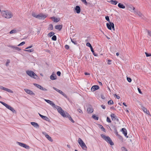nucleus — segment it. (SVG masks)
<instances>
[{
    "label": "nucleus",
    "instance_id": "9b49d317",
    "mask_svg": "<svg viewBox=\"0 0 151 151\" xmlns=\"http://www.w3.org/2000/svg\"><path fill=\"white\" fill-rule=\"evenodd\" d=\"M8 109L10 110L11 111H12V112L13 113L16 114L17 113V111H16L15 110V109H14L13 108L11 107L10 105H8V104L6 106V107Z\"/></svg>",
    "mask_w": 151,
    "mask_h": 151
},
{
    "label": "nucleus",
    "instance_id": "7ed1b4c3",
    "mask_svg": "<svg viewBox=\"0 0 151 151\" xmlns=\"http://www.w3.org/2000/svg\"><path fill=\"white\" fill-rule=\"evenodd\" d=\"M78 142L82 148L85 150H86L87 147L83 140L80 138H79Z\"/></svg>",
    "mask_w": 151,
    "mask_h": 151
},
{
    "label": "nucleus",
    "instance_id": "c03bdc74",
    "mask_svg": "<svg viewBox=\"0 0 151 151\" xmlns=\"http://www.w3.org/2000/svg\"><path fill=\"white\" fill-rule=\"evenodd\" d=\"M16 30L13 29L9 33L10 34H12V33H16Z\"/></svg>",
    "mask_w": 151,
    "mask_h": 151
},
{
    "label": "nucleus",
    "instance_id": "72a5a7b5",
    "mask_svg": "<svg viewBox=\"0 0 151 151\" xmlns=\"http://www.w3.org/2000/svg\"><path fill=\"white\" fill-rule=\"evenodd\" d=\"M92 117V118L96 120H98L99 119V117L97 116L95 114L93 115Z\"/></svg>",
    "mask_w": 151,
    "mask_h": 151
},
{
    "label": "nucleus",
    "instance_id": "de8ad7c7",
    "mask_svg": "<svg viewBox=\"0 0 151 151\" xmlns=\"http://www.w3.org/2000/svg\"><path fill=\"white\" fill-rule=\"evenodd\" d=\"M81 1L86 5H87L88 4L86 0H81Z\"/></svg>",
    "mask_w": 151,
    "mask_h": 151
},
{
    "label": "nucleus",
    "instance_id": "39448f33",
    "mask_svg": "<svg viewBox=\"0 0 151 151\" xmlns=\"http://www.w3.org/2000/svg\"><path fill=\"white\" fill-rule=\"evenodd\" d=\"M17 143L20 146L22 147H24L26 149H29L30 147H29L26 144L23 143L19 142H17Z\"/></svg>",
    "mask_w": 151,
    "mask_h": 151
},
{
    "label": "nucleus",
    "instance_id": "69168bd1",
    "mask_svg": "<svg viewBox=\"0 0 151 151\" xmlns=\"http://www.w3.org/2000/svg\"><path fill=\"white\" fill-rule=\"evenodd\" d=\"M111 26H112V28H111V29L112 28L113 30H115V28H114V24H111Z\"/></svg>",
    "mask_w": 151,
    "mask_h": 151
},
{
    "label": "nucleus",
    "instance_id": "423d86ee",
    "mask_svg": "<svg viewBox=\"0 0 151 151\" xmlns=\"http://www.w3.org/2000/svg\"><path fill=\"white\" fill-rule=\"evenodd\" d=\"M47 15L44 14L42 13H40L38 15H37L36 18L40 19H44L47 17Z\"/></svg>",
    "mask_w": 151,
    "mask_h": 151
},
{
    "label": "nucleus",
    "instance_id": "a211bd4d",
    "mask_svg": "<svg viewBox=\"0 0 151 151\" xmlns=\"http://www.w3.org/2000/svg\"><path fill=\"white\" fill-rule=\"evenodd\" d=\"M43 134H45L46 138L49 141H50L51 142H52L53 140H52V139L51 137L49 136V135H48L45 132H43Z\"/></svg>",
    "mask_w": 151,
    "mask_h": 151
},
{
    "label": "nucleus",
    "instance_id": "c85d7f7f",
    "mask_svg": "<svg viewBox=\"0 0 151 151\" xmlns=\"http://www.w3.org/2000/svg\"><path fill=\"white\" fill-rule=\"evenodd\" d=\"M118 6L120 8L123 9L125 8V6L123 4L120 3L118 4Z\"/></svg>",
    "mask_w": 151,
    "mask_h": 151
},
{
    "label": "nucleus",
    "instance_id": "58836bf2",
    "mask_svg": "<svg viewBox=\"0 0 151 151\" xmlns=\"http://www.w3.org/2000/svg\"><path fill=\"white\" fill-rule=\"evenodd\" d=\"M114 104L113 101L112 100H110L108 102V104L109 105H112Z\"/></svg>",
    "mask_w": 151,
    "mask_h": 151
},
{
    "label": "nucleus",
    "instance_id": "864d4df0",
    "mask_svg": "<svg viewBox=\"0 0 151 151\" xmlns=\"http://www.w3.org/2000/svg\"><path fill=\"white\" fill-rule=\"evenodd\" d=\"M44 100L47 103H48L49 104H50L51 103V101L49 100L45 99Z\"/></svg>",
    "mask_w": 151,
    "mask_h": 151
},
{
    "label": "nucleus",
    "instance_id": "cd10ccee",
    "mask_svg": "<svg viewBox=\"0 0 151 151\" xmlns=\"http://www.w3.org/2000/svg\"><path fill=\"white\" fill-rule=\"evenodd\" d=\"M109 2L112 4L116 5L118 3V2L116 0H111L109 1Z\"/></svg>",
    "mask_w": 151,
    "mask_h": 151
},
{
    "label": "nucleus",
    "instance_id": "e2e57ef3",
    "mask_svg": "<svg viewBox=\"0 0 151 151\" xmlns=\"http://www.w3.org/2000/svg\"><path fill=\"white\" fill-rule=\"evenodd\" d=\"M56 73H57V75L58 76H60L61 74V72L59 71H58Z\"/></svg>",
    "mask_w": 151,
    "mask_h": 151
},
{
    "label": "nucleus",
    "instance_id": "6e6d98bb",
    "mask_svg": "<svg viewBox=\"0 0 151 151\" xmlns=\"http://www.w3.org/2000/svg\"><path fill=\"white\" fill-rule=\"evenodd\" d=\"M25 44V42L24 41L23 42H21V43H20L19 44L18 46H22L23 45H24V44Z\"/></svg>",
    "mask_w": 151,
    "mask_h": 151
},
{
    "label": "nucleus",
    "instance_id": "b1692460",
    "mask_svg": "<svg viewBox=\"0 0 151 151\" xmlns=\"http://www.w3.org/2000/svg\"><path fill=\"white\" fill-rule=\"evenodd\" d=\"M63 27L62 25H56L55 26V29H56L58 30L59 31L60 30L62 29Z\"/></svg>",
    "mask_w": 151,
    "mask_h": 151
},
{
    "label": "nucleus",
    "instance_id": "0e129e2a",
    "mask_svg": "<svg viewBox=\"0 0 151 151\" xmlns=\"http://www.w3.org/2000/svg\"><path fill=\"white\" fill-rule=\"evenodd\" d=\"M138 91L141 94L142 93V92L141 91V89L139 88H138Z\"/></svg>",
    "mask_w": 151,
    "mask_h": 151
},
{
    "label": "nucleus",
    "instance_id": "a878e982",
    "mask_svg": "<svg viewBox=\"0 0 151 151\" xmlns=\"http://www.w3.org/2000/svg\"><path fill=\"white\" fill-rule=\"evenodd\" d=\"M142 109L143 111L147 114H150L149 111L147 110L146 108H145L144 106H142Z\"/></svg>",
    "mask_w": 151,
    "mask_h": 151
},
{
    "label": "nucleus",
    "instance_id": "473e14b6",
    "mask_svg": "<svg viewBox=\"0 0 151 151\" xmlns=\"http://www.w3.org/2000/svg\"><path fill=\"white\" fill-rule=\"evenodd\" d=\"M54 34H55L54 32H50L49 33H48V36L49 37H51L52 36H53L54 35Z\"/></svg>",
    "mask_w": 151,
    "mask_h": 151
},
{
    "label": "nucleus",
    "instance_id": "2eb2a0df",
    "mask_svg": "<svg viewBox=\"0 0 151 151\" xmlns=\"http://www.w3.org/2000/svg\"><path fill=\"white\" fill-rule=\"evenodd\" d=\"M121 131L125 137H126L127 138L128 137L127 135V130L125 128H122L121 129Z\"/></svg>",
    "mask_w": 151,
    "mask_h": 151
},
{
    "label": "nucleus",
    "instance_id": "bb28decb",
    "mask_svg": "<svg viewBox=\"0 0 151 151\" xmlns=\"http://www.w3.org/2000/svg\"><path fill=\"white\" fill-rule=\"evenodd\" d=\"M51 18L52 19L53 21L56 22H58L60 20L59 19H58L54 17H51Z\"/></svg>",
    "mask_w": 151,
    "mask_h": 151
},
{
    "label": "nucleus",
    "instance_id": "f257e3e1",
    "mask_svg": "<svg viewBox=\"0 0 151 151\" xmlns=\"http://www.w3.org/2000/svg\"><path fill=\"white\" fill-rule=\"evenodd\" d=\"M26 73L29 76L32 78L37 80H38L40 78L39 77L32 71L27 70L26 71Z\"/></svg>",
    "mask_w": 151,
    "mask_h": 151
},
{
    "label": "nucleus",
    "instance_id": "bf43d9fd",
    "mask_svg": "<svg viewBox=\"0 0 151 151\" xmlns=\"http://www.w3.org/2000/svg\"><path fill=\"white\" fill-rule=\"evenodd\" d=\"M146 31H147V32L148 33V35L151 36V31H149V30H147V29L146 30Z\"/></svg>",
    "mask_w": 151,
    "mask_h": 151
},
{
    "label": "nucleus",
    "instance_id": "20e7f679",
    "mask_svg": "<svg viewBox=\"0 0 151 151\" xmlns=\"http://www.w3.org/2000/svg\"><path fill=\"white\" fill-rule=\"evenodd\" d=\"M57 110L58 112L63 117L65 116L66 113H65L64 111L61 108L58 106H56L55 107Z\"/></svg>",
    "mask_w": 151,
    "mask_h": 151
},
{
    "label": "nucleus",
    "instance_id": "aec40b11",
    "mask_svg": "<svg viewBox=\"0 0 151 151\" xmlns=\"http://www.w3.org/2000/svg\"><path fill=\"white\" fill-rule=\"evenodd\" d=\"M8 46L9 47H11L12 48V49L16 50H17L18 51H19L21 50V49L20 48H19L17 47H16L14 46H12V45H8Z\"/></svg>",
    "mask_w": 151,
    "mask_h": 151
},
{
    "label": "nucleus",
    "instance_id": "8fccbe9b",
    "mask_svg": "<svg viewBox=\"0 0 151 151\" xmlns=\"http://www.w3.org/2000/svg\"><path fill=\"white\" fill-rule=\"evenodd\" d=\"M114 130H115V133L116 135L117 136H118V135H119V134H118V132H117V129L115 127H114Z\"/></svg>",
    "mask_w": 151,
    "mask_h": 151
},
{
    "label": "nucleus",
    "instance_id": "f704fd0d",
    "mask_svg": "<svg viewBox=\"0 0 151 151\" xmlns=\"http://www.w3.org/2000/svg\"><path fill=\"white\" fill-rule=\"evenodd\" d=\"M90 49H91V51L92 52V53H93V55L95 56H97V55L95 53L93 49V47H91Z\"/></svg>",
    "mask_w": 151,
    "mask_h": 151
},
{
    "label": "nucleus",
    "instance_id": "9d476101",
    "mask_svg": "<svg viewBox=\"0 0 151 151\" xmlns=\"http://www.w3.org/2000/svg\"><path fill=\"white\" fill-rule=\"evenodd\" d=\"M0 89L4 90L9 93H13V91L11 89L6 88L1 86H0Z\"/></svg>",
    "mask_w": 151,
    "mask_h": 151
},
{
    "label": "nucleus",
    "instance_id": "a18cd8bd",
    "mask_svg": "<svg viewBox=\"0 0 151 151\" xmlns=\"http://www.w3.org/2000/svg\"><path fill=\"white\" fill-rule=\"evenodd\" d=\"M119 139H120L122 141H123V138L122 136L120 135H118V136Z\"/></svg>",
    "mask_w": 151,
    "mask_h": 151
},
{
    "label": "nucleus",
    "instance_id": "4d7b16f0",
    "mask_svg": "<svg viewBox=\"0 0 151 151\" xmlns=\"http://www.w3.org/2000/svg\"><path fill=\"white\" fill-rule=\"evenodd\" d=\"M146 55L147 57H150L151 56V54L150 53H148L147 52H145Z\"/></svg>",
    "mask_w": 151,
    "mask_h": 151
},
{
    "label": "nucleus",
    "instance_id": "4c0bfd02",
    "mask_svg": "<svg viewBox=\"0 0 151 151\" xmlns=\"http://www.w3.org/2000/svg\"><path fill=\"white\" fill-rule=\"evenodd\" d=\"M6 11H1V13L2 14V15L4 17H5V15L6 14L5 13H6Z\"/></svg>",
    "mask_w": 151,
    "mask_h": 151
},
{
    "label": "nucleus",
    "instance_id": "49530a36",
    "mask_svg": "<svg viewBox=\"0 0 151 151\" xmlns=\"http://www.w3.org/2000/svg\"><path fill=\"white\" fill-rule=\"evenodd\" d=\"M106 121L107 122L109 123H111V122L110 118L109 117H107Z\"/></svg>",
    "mask_w": 151,
    "mask_h": 151
},
{
    "label": "nucleus",
    "instance_id": "6e6552de",
    "mask_svg": "<svg viewBox=\"0 0 151 151\" xmlns=\"http://www.w3.org/2000/svg\"><path fill=\"white\" fill-rule=\"evenodd\" d=\"M111 117L113 121H116L117 122H119L118 117L115 115L114 114H111Z\"/></svg>",
    "mask_w": 151,
    "mask_h": 151
},
{
    "label": "nucleus",
    "instance_id": "4be33fe9",
    "mask_svg": "<svg viewBox=\"0 0 151 151\" xmlns=\"http://www.w3.org/2000/svg\"><path fill=\"white\" fill-rule=\"evenodd\" d=\"M114 24L113 23L111 22L106 23V25L107 28L109 30L111 29V28L112 26H111V24Z\"/></svg>",
    "mask_w": 151,
    "mask_h": 151
},
{
    "label": "nucleus",
    "instance_id": "680f3d73",
    "mask_svg": "<svg viewBox=\"0 0 151 151\" xmlns=\"http://www.w3.org/2000/svg\"><path fill=\"white\" fill-rule=\"evenodd\" d=\"M114 96L116 97V98L118 99H120V96H119L117 95L116 94H115L114 95Z\"/></svg>",
    "mask_w": 151,
    "mask_h": 151
},
{
    "label": "nucleus",
    "instance_id": "1a4fd4ad",
    "mask_svg": "<svg viewBox=\"0 0 151 151\" xmlns=\"http://www.w3.org/2000/svg\"><path fill=\"white\" fill-rule=\"evenodd\" d=\"M53 88L54 89L59 92V93L63 95L66 98H67V96L66 95V94H65V93H64L63 91H61L59 90L57 88H56L55 87H53Z\"/></svg>",
    "mask_w": 151,
    "mask_h": 151
},
{
    "label": "nucleus",
    "instance_id": "393cba45",
    "mask_svg": "<svg viewBox=\"0 0 151 151\" xmlns=\"http://www.w3.org/2000/svg\"><path fill=\"white\" fill-rule=\"evenodd\" d=\"M50 78L52 80H55L56 79V74L53 73L50 76Z\"/></svg>",
    "mask_w": 151,
    "mask_h": 151
},
{
    "label": "nucleus",
    "instance_id": "f8f14e48",
    "mask_svg": "<svg viewBox=\"0 0 151 151\" xmlns=\"http://www.w3.org/2000/svg\"><path fill=\"white\" fill-rule=\"evenodd\" d=\"M38 114L40 116V117H41L44 120H45L49 122H51V121H50V120L49 118H48L46 116L42 115L40 114L39 113H38Z\"/></svg>",
    "mask_w": 151,
    "mask_h": 151
},
{
    "label": "nucleus",
    "instance_id": "6ab92c4d",
    "mask_svg": "<svg viewBox=\"0 0 151 151\" xmlns=\"http://www.w3.org/2000/svg\"><path fill=\"white\" fill-rule=\"evenodd\" d=\"M5 18H10L12 17V15L9 12L6 11V13Z\"/></svg>",
    "mask_w": 151,
    "mask_h": 151
},
{
    "label": "nucleus",
    "instance_id": "412c9836",
    "mask_svg": "<svg viewBox=\"0 0 151 151\" xmlns=\"http://www.w3.org/2000/svg\"><path fill=\"white\" fill-rule=\"evenodd\" d=\"M75 12L78 14L79 13L81 12V8L79 6H77L75 8Z\"/></svg>",
    "mask_w": 151,
    "mask_h": 151
},
{
    "label": "nucleus",
    "instance_id": "338daca9",
    "mask_svg": "<svg viewBox=\"0 0 151 151\" xmlns=\"http://www.w3.org/2000/svg\"><path fill=\"white\" fill-rule=\"evenodd\" d=\"M77 111L78 112H79L80 113H83L82 110L80 109H78Z\"/></svg>",
    "mask_w": 151,
    "mask_h": 151
},
{
    "label": "nucleus",
    "instance_id": "13d9d810",
    "mask_svg": "<svg viewBox=\"0 0 151 151\" xmlns=\"http://www.w3.org/2000/svg\"><path fill=\"white\" fill-rule=\"evenodd\" d=\"M10 63V60H7V61L6 64V65L8 66L9 65V63Z\"/></svg>",
    "mask_w": 151,
    "mask_h": 151
},
{
    "label": "nucleus",
    "instance_id": "09e8293b",
    "mask_svg": "<svg viewBox=\"0 0 151 151\" xmlns=\"http://www.w3.org/2000/svg\"><path fill=\"white\" fill-rule=\"evenodd\" d=\"M105 19L107 21L109 22H110V19H109V16H106L105 17Z\"/></svg>",
    "mask_w": 151,
    "mask_h": 151
},
{
    "label": "nucleus",
    "instance_id": "79ce46f5",
    "mask_svg": "<svg viewBox=\"0 0 151 151\" xmlns=\"http://www.w3.org/2000/svg\"><path fill=\"white\" fill-rule=\"evenodd\" d=\"M86 45L90 47V48L92 47L91 44L89 42H88L86 43Z\"/></svg>",
    "mask_w": 151,
    "mask_h": 151
},
{
    "label": "nucleus",
    "instance_id": "c756f323",
    "mask_svg": "<svg viewBox=\"0 0 151 151\" xmlns=\"http://www.w3.org/2000/svg\"><path fill=\"white\" fill-rule=\"evenodd\" d=\"M87 111L88 113L91 114L93 112V109L89 107L87 108Z\"/></svg>",
    "mask_w": 151,
    "mask_h": 151
},
{
    "label": "nucleus",
    "instance_id": "a19ab883",
    "mask_svg": "<svg viewBox=\"0 0 151 151\" xmlns=\"http://www.w3.org/2000/svg\"><path fill=\"white\" fill-rule=\"evenodd\" d=\"M50 104L51 105L53 108L56 107V106H57L55 105L53 102L51 101V103Z\"/></svg>",
    "mask_w": 151,
    "mask_h": 151
},
{
    "label": "nucleus",
    "instance_id": "052dcab7",
    "mask_svg": "<svg viewBox=\"0 0 151 151\" xmlns=\"http://www.w3.org/2000/svg\"><path fill=\"white\" fill-rule=\"evenodd\" d=\"M69 46L68 45H65V48L66 49H67V50H68L69 49Z\"/></svg>",
    "mask_w": 151,
    "mask_h": 151
},
{
    "label": "nucleus",
    "instance_id": "774afa93",
    "mask_svg": "<svg viewBox=\"0 0 151 151\" xmlns=\"http://www.w3.org/2000/svg\"><path fill=\"white\" fill-rule=\"evenodd\" d=\"M101 107L104 109H105L106 108V106L105 105H101Z\"/></svg>",
    "mask_w": 151,
    "mask_h": 151
},
{
    "label": "nucleus",
    "instance_id": "37998d69",
    "mask_svg": "<svg viewBox=\"0 0 151 151\" xmlns=\"http://www.w3.org/2000/svg\"><path fill=\"white\" fill-rule=\"evenodd\" d=\"M121 150L122 151H128L127 149L124 147H121Z\"/></svg>",
    "mask_w": 151,
    "mask_h": 151
},
{
    "label": "nucleus",
    "instance_id": "3c124183",
    "mask_svg": "<svg viewBox=\"0 0 151 151\" xmlns=\"http://www.w3.org/2000/svg\"><path fill=\"white\" fill-rule=\"evenodd\" d=\"M127 80L129 83H130L132 81V79L129 77H127Z\"/></svg>",
    "mask_w": 151,
    "mask_h": 151
},
{
    "label": "nucleus",
    "instance_id": "5fc2aeb1",
    "mask_svg": "<svg viewBox=\"0 0 151 151\" xmlns=\"http://www.w3.org/2000/svg\"><path fill=\"white\" fill-rule=\"evenodd\" d=\"M32 16H33V17L36 18H37V15H36L35 14V12H33L32 13Z\"/></svg>",
    "mask_w": 151,
    "mask_h": 151
},
{
    "label": "nucleus",
    "instance_id": "5701e85b",
    "mask_svg": "<svg viewBox=\"0 0 151 151\" xmlns=\"http://www.w3.org/2000/svg\"><path fill=\"white\" fill-rule=\"evenodd\" d=\"M30 124L36 128H38L39 127V125L37 123L33 122H31Z\"/></svg>",
    "mask_w": 151,
    "mask_h": 151
},
{
    "label": "nucleus",
    "instance_id": "f03ea898",
    "mask_svg": "<svg viewBox=\"0 0 151 151\" xmlns=\"http://www.w3.org/2000/svg\"><path fill=\"white\" fill-rule=\"evenodd\" d=\"M101 136L105 140L111 145H114V143L112 141L111 139L109 136H106L103 134H101Z\"/></svg>",
    "mask_w": 151,
    "mask_h": 151
},
{
    "label": "nucleus",
    "instance_id": "603ef678",
    "mask_svg": "<svg viewBox=\"0 0 151 151\" xmlns=\"http://www.w3.org/2000/svg\"><path fill=\"white\" fill-rule=\"evenodd\" d=\"M0 103L1 104H2V105H3L4 106H5V107L7 105V104H6V103H4L3 101H0Z\"/></svg>",
    "mask_w": 151,
    "mask_h": 151
},
{
    "label": "nucleus",
    "instance_id": "f3484780",
    "mask_svg": "<svg viewBox=\"0 0 151 151\" xmlns=\"http://www.w3.org/2000/svg\"><path fill=\"white\" fill-rule=\"evenodd\" d=\"M65 116H64V117L68 118L72 123H74L75 122L72 119L70 115L68 113L66 112V114H65Z\"/></svg>",
    "mask_w": 151,
    "mask_h": 151
},
{
    "label": "nucleus",
    "instance_id": "c9c22d12",
    "mask_svg": "<svg viewBox=\"0 0 151 151\" xmlns=\"http://www.w3.org/2000/svg\"><path fill=\"white\" fill-rule=\"evenodd\" d=\"M71 41L75 45H77V42L75 40V39H71Z\"/></svg>",
    "mask_w": 151,
    "mask_h": 151
},
{
    "label": "nucleus",
    "instance_id": "7c9ffc66",
    "mask_svg": "<svg viewBox=\"0 0 151 151\" xmlns=\"http://www.w3.org/2000/svg\"><path fill=\"white\" fill-rule=\"evenodd\" d=\"M99 127L100 129H101L102 131L105 132L106 130L105 128L101 125L99 124Z\"/></svg>",
    "mask_w": 151,
    "mask_h": 151
},
{
    "label": "nucleus",
    "instance_id": "2f4dec72",
    "mask_svg": "<svg viewBox=\"0 0 151 151\" xmlns=\"http://www.w3.org/2000/svg\"><path fill=\"white\" fill-rule=\"evenodd\" d=\"M53 29V26L52 24H50L49 25V27L48 28V29L49 30H52Z\"/></svg>",
    "mask_w": 151,
    "mask_h": 151
},
{
    "label": "nucleus",
    "instance_id": "e433bc0d",
    "mask_svg": "<svg viewBox=\"0 0 151 151\" xmlns=\"http://www.w3.org/2000/svg\"><path fill=\"white\" fill-rule=\"evenodd\" d=\"M34 50L33 49H31L29 50H24V51L27 52H33Z\"/></svg>",
    "mask_w": 151,
    "mask_h": 151
},
{
    "label": "nucleus",
    "instance_id": "4468645a",
    "mask_svg": "<svg viewBox=\"0 0 151 151\" xmlns=\"http://www.w3.org/2000/svg\"><path fill=\"white\" fill-rule=\"evenodd\" d=\"M99 86L97 85H94L91 88V91H94L96 90L99 89Z\"/></svg>",
    "mask_w": 151,
    "mask_h": 151
},
{
    "label": "nucleus",
    "instance_id": "ddd939ff",
    "mask_svg": "<svg viewBox=\"0 0 151 151\" xmlns=\"http://www.w3.org/2000/svg\"><path fill=\"white\" fill-rule=\"evenodd\" d=\"M24 91L26 92L28 94L31 95V96H34L35 95V94L33 92L29 89H24Z\"/></svg>",
    "mask_w": 151,
    "mask_h": 151
},
{
    "label": "nucleus",
    "instance_id": "dca6fc26",
    "mask_svg": "<svg viewBox=\"0 0 151 151\" xmlns=\"http://www.w3.org/2000/svg\"><path fill=\"white\" fill-rule=\"evenodd\" d=\"M130 8L131 9L134 10V12H136L139 17H142V14L140 12L137 11H136L134 7L132 6L130 7Z\"/></svg>",
    "mask_w": 151,
    "mask_h": 151
},
{
    "label": "nucleus",
    "instance_id": "0eeeda50",
    "mask_svg": "<svg viewBox=\"0 0 151 151\" xmlns=\"http://www.w3.org/2000/svg\"><path fill=\"white\" fill-rule=\"evenodd\" d=\"M33 85L35 86H36V87L38 88H39V89H40V90H41L42 91H47V90L45 88H43L42 86H41V85H40L39 84H38L37 83H33Z\"/></svg>",
    "mask_w": 151,
    "mask_h": 151
},
{
    "label": "nucleus",
    "instance_id": "ea45409f",
    "mask_svg": "<svg viewBox=\"0 0 151 151\" xmlns=\"http://www.w3.org/2000/svg\"><path fill=\"white\" fill-rule=\"evenodd\" d=\"M52 40L54 41H56L57 40V37L56 35H54L52 38Z\"/></svg>",
    "mask_w": 151,
    "mask_h": 151
}]
</instances>
